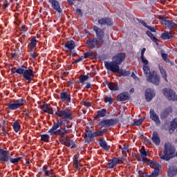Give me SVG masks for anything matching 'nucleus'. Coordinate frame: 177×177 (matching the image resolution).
Masks as SVG:
<instances>
[{"label": "nucleus", "instance_id": "obj_38", "mask_svg": "<svg viewBox=\"0 0 177 177\" xmlns=\"http://www.w3.org/2000/svg\"><path fill=\"white\" fill-rule=\"evenodd\" d=\"M169 113H172V107H169L166 109L162 113H161V118H165L168 116V114Z\"/></svg>", "mask_w": 177, "mask_h": 177}, {"label": "nucleus", "instance_id": "obj_1", "mask_svg": "<svg viewBox=\"0 0 177 177\" xmlns=\"http://www.w3.org/2000/svg\"><path fill=\"white\" fill-rule=\"evenodd\" d=\"M62 125L63 120H57V122H55L52 127L48 130V133H50L51 136H54V135L61 136L59 139L61 145H64V146H66V147H71V149H75L77 146H75L74 140L64 136L69 133L70 131L66 129V128L59 129V128Z\"/></svg>", "mask_w": 177, "mask_h": 177}, {"label": "nucleus", "instance_id": "obj_10", "mask_svg": "<svg viewBox=\"0 0 177 177\" xmlns=\"http://www.w3.org/2000/svg\"><path fill=\"white\" fill-rule=\"evenodd\" d=\"M26 101L23 99L14 100L12 102H10L8 105V110H17L21 106H24Z\"/></svg>", "mask_w": 177, "mask_h": 177}, {"label": "nucleus", "instance_id": "obj_37", "mask_svg": "<svg viewBox=\"0 0 177 177\" xmlns=\"http://www.w3.org/2000/svg\"><path fill=\"white\" fill-rule=\"evenodd\" d=\"M147 35H148V37H149V38H151V39L153 41V42H155V44H156V45H158V39H157L154 35H153V33H151V32H150V30H147L146 32Z\"/></svg>", "mask_w": 177, "mask_h": 177}, {"label": "nucleus", "instance_id": "obj_54", "mask_svg": "<svg viewBox=\"0 0 177 177\" xmlns=\"http://www.w3.org/2000/svg\"><path fill=\"white\" fill-rule=\"evenodd\" d=\"M76 13H77V15H78L79 16H82V11L81 9H80V8H77V9H76Z\"/></svg>", "mask_w": 177, "mask_h": 177}, {"label": "nucleus", "instance_id": "obj_47", "mask_svg": "<svg viewBox=\"0 0 177 177\" xmlns=\"http://www.w3.org/2000/svg\"><path fill=\"white\" fill-rule=\"evenodd\" d=\"M86 136H87L88 138H90L91 139H93V138H96V136H95V132H92L91 131H88L86 133Z\"/></svg>", "mask_w": 177, "mask_h": 177}, {"label": "nucleus", "instance_id": "obj_14", "mask_svg": "<svg viewBox=\"0 0 177 177\" xmlns=\"http://www.w3.org/2000/svg\"><path fill=\"white\" fill-rule=\"evenodd\" d=\"M93 31H95L97 37V39L100 41L102 44H104V32L102 28L95 26L93 27Z\"/></svg>", "mask_w": 177, "mask_h": 177}, {"label": "nucleus", "instance_id": "obj_2", "mask_svg": "<svg viewBox=\"0 0 177 177\" xmlns=\"http://www.w3.org/2000/svg\"><path fill=\"white\" fill-rule=\"evenodd\" d=\"M11 72L12 74H15L16 73L17 74H19V75H23V78L27 81V84H31V81H32V78L35 77V73H34V71L32 69L21 66L19 68H16V67H14L11 68Z\"/></svg>", "mask_w": 177, "mask_h": 177}, {"label": "nucleus", "instance_id": "obj_11", "mask_svg": "<svg viewBox=\"0 0 177 177\" xmlns=\"http://www.w3.org/2000/svg\"><path fill=\"white\" fill-rule=\"evenodd\" d=\"M120 164H124V158L114 157L108 161L106 167L109 168V169H113V168L117 167V165Z\"/></svg>", "mask_w": 177, "mask_h": 177}, {"label": "nucleus", "instance_id": "obj_44", "mask_svg": "<svg viewBox=\"0 0 177 177\" xmlns=\"http://www.w3.org/2000/svg\"><path fill=\"white\" fill-rule=\"evenodd\" d=\"M177 174V169H169V171H168V176L169 177H174L175 176V175H176Z\"/></svg>", "mask_w": 177, "mask_h": 177}, {"label": "nucleus", "instance_id": "obj_22", "mask_svg": "<svg viewBox=\"0 0 177 177\" xmlns=\"http://www.w3.org/2000/svg\"><path fill=\"white\" fill-rule=\"evenodd\" d=\"M73 167L75 168V169H77V171L81 170V168L82 167V165L81 162H80V159L78 158L77 156H73Z\"/></svg>", "mask_w": 177, "mask_h": 177}, {"label": "nucleus", "instance_id": "obj_60", "mask_svg": "<svg viewBox=\"0 0 177 177\" xmlns=\"http://www.w3.org/2000/svg\"><path fill=\"white\" fill-rule=\"evenodd\" d=\"M91 88H92L91 83H87L86 85V89H91Z\"/></svg>", "mask_w": 177, "mask_h": 177}, {"label": "nucleus", "instance_id": "obj_29", "mask_svg": "<svg viewBox=\"0 0 177 177\" xmlns=\"http://www.w3.org/2000/svg\"><path fill=\"white\" fill-rule=\"evenodd\" d=\"M118 100L119 102H125L129 100V94L128 93H122L118 95Z\"/></svg>", "mask_w": 177, "mask_h": 177}, {"label": "nucleus", "instance_id": "obj_9", "mask_svg": "<svg viewBox=\"0 0 177 177\" xmlns=\"http://www.w3.org/2000/svg\"><path fill=\"white\" fill-rule=\"evenodd\" d=\"M104 66L108 71H111V73H120V65L114 62V61L110 62L105 61Z\"/></svg>", "mask_w": 177, "mask_h": 177}, {"label": "nucleus", "instance_id": "obj_62", "mask_svg": "<svg viewBox=\"0 0 177 177\" xmlns=\"http://www.w3.org/2000/svg\"><path fill=\"white\" fill-rule=\"evenodd\" d=\"M141 24H142V26H144V27H146L147 28V27H149V26H147V24H146L145 21H142Z\"/></svg>", "mask_w": 177, "mask_h": 177}, {"label": "nucleus", "instance_id": "obj_26", "mask_svg": "<svg viewBox=\"0 0 177 177\" xmlns=\"http://www.w3.org/2000/svg\"><path fill=\"white\" fill-rule=\"evenodd\" d=\"M99 145L100 147H102V149H103L106 151H109V150H110V146L107 145V142H106V140H104V138H100Z\"/></svg>", "mask_w": 177, "mask_h": 177}, {"label": "nucleus", "instance_id": "obj_18", "mask_svg": "<svg viewBox=\"0 0 177 177\" xmlns=\"http://www.w3.org/2000/svg\"><path fill=\"white\" fill-rule=\"evenodd\" d=\"M60 100H62V102H68V103H71V95L69 92H61Z\"/></svg>", "mask_w": 177, "mask_h": 177}, {"label": "nucleus", "instance_id": "obj_57", "mask_svg": "<svg viewBox=\"0 0 177 177\" xmlns=\"http://www.w3.org/2000/svg\"><path fill=\"white\" fill-rule=\"evenodd\" d=\"M85 140H86V142L91 143V142H92V138H89V137H87V136H86V137H85Z\"/></svg>", "mask_w": 177, "mask_h": 177}, {"label": "nucleus", "instance_id": "obj_63", "mask_svg": "<svg viewBox=\"0 0 177 177\" xmlns=\"http://www.w3.org/2000/svg\"><path fill=\"white\" fill-rule=\"evenodd\" d=\"M131 77L134 80H136V78H138V77H136V75H135V73H133V72L131 73Z\"/></svg>", "mask_w": 177, "mask_h": 177}, {"label": "nucleus", "instance_id": "obj_28", "mask_svg": "<svg viewBox=\"0 0 177 177\" xmlns=\"http://www.w3.org/2000/svg\"><path fill=\"white\" fill-rule=\"evenodd\" d=\"M41 109L44 113H47V114H53V108H52L50 104H44Z\"/></svg>", "mask_w": 177, "mask_h": 177}, {"label": "nucleus", "instance_id": "obj_39", "mask_svg": "<svg viewBox=\"0 0 177 177\" xmlns=\"http://www.w3.org/2000/svg\"><path fill=\"white\" fill-rule=\"evenodd\" d=\"M177 128V118H174L170 123V130L175 131Z\"/></svg>", "mask_w": 177, "mask_h": 177}, {"label": "nucleus", "instance_id": "obj_15", "mask_svg": "<svg viewBox=\"0 0 177 177\" xmlns=\"http://www.w3.org/2000/svg\"><path fill=\"white\" fill-rule=\"evenodd\" d=\"M140 154L141 161H142V162H145V164H148L149 165H150V163L151 162H157L147 159V152L146 151V149H145V147H142L140 151Z\"/></svg>", "mask_w": 177, "mask_h": 177}, {"label": "nucleus", "instance_id": "obj_46", "mask_svg": "<svg viewBox=\"0 0 177 177\" xmlns=\"http://www.w3.org/2000/svg\"><path fill=\"white\" fill-rule=\"evenodd\" d=\"M122 154H127V153H129V147L124 145L123 148L122 149Z\"/></svg>", "mask_w": 177, "mask_h": 177}, {"label": "nucleus", "instance_id": "obj_61", "mask_svg": "<svg viewBox=\"0 0 177 177\" xmlns=\"http://www.w3.org/2000/svg\"><path fill=\"white\" fill-rule=\"evenodd\" d=\"M24 114L26 116L28 117L30 115V112L28 111L27 110L24 111Z\"/></svg>", "mask_w": 177, "mask_h": 177}, {"label": "nucleus", "instance_id": "obj_23", "mask_svg": "<svg viewBox=\"0 0 177 177\" xmlns=\"http://www.w3.org/2000/svg\"><path fill=\"white\" fill-rule=\"evenodd\" d=\"M49 3L52 5V8L55 9L58 13H62V8H60V4L57 0H48Z\"/></svg>", "mask_w": 177, "mask_h": 177}, {"label": "nucleus", "instance_id": "obj_3", "mask_svg": "<svg viewBox=\"0 0 177 177\" xmlns=\"http://www.w3.org/2000/svg\"><path fill=\"white\" fill-rule=\"evenodd\" d=\"M142 70L148 82H151L153 85H160L161 79L156 71L151 72L149 65L143 66Z\"/></svg>", "mask_w": 177, "mask_h": 177}, {"label": "nucleus", "instance_id": "obj_43", "mask_svg": "<svg viewBox=\"0 0 177 177\" xmlns=\"http://www.w3.org/2000/svg\"><path fill=\"white\" fill-rule=\"evenodd\" d=\"M49 139H50V136H49L48 134L41 135V140H43V142L48 143V142H49Z\"/></svg>", "mask_w": 177, "mask_h": 177}, {"label": "nucleus", "instance_id": "obj_16", "mask_svg": "<svg viewBox=\"0 0 177 177\" xmlns=\"http://www.w3.org/2000/svg\"><path fill=\"white\" fill-rule=\"evenodd\" d=\"M162 24H164L165 27L169 28L170 30H177V24L172 20L162 19Z\"/></svg>", "mask_w": 177, "mask_h": 177}, {"label": "nucleus", "instance_id": "obj_48", "mask_svg": "<svg viewBox=\"0 0 177 177\" xmlns=\"http://www.w3.org/2000/svg\"><path fill=\"white\" fill-rule=\"evenodd\" d=\"M104 102H105V103H109V104H113V98L111 97H105Z\"/></svg>", "mask_w": 177, "mask_h": 177}, {"label": "nucleus", "instance_id": "obj_41", "mask_svg": "<svg viewBox=\"0 0 177 177\" xmlns=\"http://www.w3.org/2000/svg\"><path fill=\"white\" fill-rule=\"evenodd\" d=\"M145 117H142L140 119H138L136 121H134L132 124V125H136V127H139L141 124H143V121H145Z\"/></svg>", "mask_w": 177, "mask_h": 177}, {"label": "nucleus", "instance_id": "obj_51", "mask_svg": "<svg viewBox=\"0 0 177 177\" xmlns=\"http://www.w3.org/2000/svg\"><path fill=\"white\" fill-rule=\"evenodd\" d=\"M141 62L144 66H149V61L145 57H141Z\"/></svg>", "mask_w": 177, "mask_h": 177}, {"label": "nucleus", "instance_id": "obj_13", "mask_svg": "<svg viewBox=\"0 0 177 177\" xmlns=\"http://www.w3.org/2000/svg\"><path fill=\"white\" fill-rule=\"evenodd\" d=\"M86 45L87 48H90V49H95L96 48H100V46L103 45V43L96 38H93L87 40Z\"/></svg>", "mask_w": 177, "mask_h": 177}, {"label": "nucleus", "instance_id": "obj_20", "mask_svg": "<svg viewBox=\"0 0 177 177\" xmlns=\"http://www.w3.org/2000/svg\"><path fill=\"white\" fill-rule=\"evenodd\" d=\"M107 115V109H101L97 111V115L93 118L94 121H97L99 118H104Z\"/></svg>", "mask_w": 177, "mask_h": 177}, {"label": "nucleus", "instance_id": "obj_6", "mask_svg": "<svg viewBox=\"0 0 177 177\" xmlns=\"http://www.w3.org/2000/svg\"><path fill=\"white\" fill-rule=\"evenodd\" d=\"M55 114L63 120H73V112L70 109L57 110Z\"/></svg>", "mask_w": 177, "mask_h": 177}, {"label": "nucleus", "instance_id": "obj_53", "mask_svg": "<svg viewBox=\"0 0 177 177\" xmlns=\"http://www.w3.org/2000/svg\"><path fill=\"white\" fill-rule=\"evenodd\" d=\"M21 31L22 32H26V31H27V26L25 25H23L21 28Z\"/></svg>", "mask_w": 177, "mask_h": 177}, {"label": "nucleus", "instance_id": "obj_42", "mask_svg": "<svg viewBox=\"0 0 177 177\" xmlns=\"http://www.w3.org/2000/svg\"><path fill=\"white\" fill-rule=\"evenodd\" d=\"M89 80V76L88 75H81L80 76V82L81 84H84L85 81H88Z\"/></svg>", "mask_w": 177, "mask_h": 177}, {"label": "nucleus", "instance_id": "obj_36", "mask_svg": "<svg viewBox=\"0 0 177 177\" xmlns=\"http://www.w3.org/2000/svg\"><path fill=\"white\" fill-rule=\"evenodd\" d=\"M12 128L16 133H17V132L21 129V126L20 125L19 121H15V122L12 124Z\"/></svg>", "mask_w": 177, "mask_h": 177}, {"label": "nucleus", "instance_id": "obj_35", "mask_svg": "<svg viewBox=\"0 0 177 177\" xmlns=\"http://www.w3.org/2000/svg\"><path fill=\"white\" fill-rule=\"evenodd\" d=\"M158 68L162 78L166 81V82H168V79H167V71H165L164 67H162V66H159Z\"/></svg>", "mask_w": 177, "mask_h": 177}, {"label": "nucleus", "instance_id": "obj_59", "mask_svg": "<svg viewBox=\"0 0 177 177\" xmlns=\"http://www.w3.org/2000/svg\"><path fill=\"white\" fill-rule=\"evenodd\" d=\"M122 74H123V75H124V76H128V75H129V71H123L122 72Z\"/></svg>", "mask_w": 177, "mask_h": 177}, {"label": "nucleus", "instance_id": "obj_8", "mask_svg": "<svg viewBox=\"0 0 177 177\" xmlns=\"http://www.w3.org/2000/svg\"><path fill=\"white\" fill-rule=\"evenodd\" d=\"M118 122L117 119H103L98 123V126L101 128H109V127H114Z\"/></svg>", "mask_w": 177, "mask_h": 177}, {"label": "nucleus", "instance_id": "obj_33", "mask_svg": "<svg viewBox=\"0 0 177 177\" xmlns=\"http://www.w3.org/2000/svg\"><path fill=\"white\" fill-rule=\"evenodd\" d=\"M64 46L68 50H73L75 48V42L73 40L68 41L65 44Z\"/></svg>", "mask_w": 177, "mask_h": 177}, {"label": "nucleus", "instance_id": "obj_7", "mask_svg": "<svg viewBox=\"0 0 177 177\" xmlns=\"http://www.w3.org/2000/svg\"><path fill=\"white\" fill-rule=\"evenodd\" d=\"M21 158V157H17L15 158L10 157V153L9 152V151H8L6 153V156L1 158V161H0V164H5V162H9L10 161L11 164H14L15 165H16L17 164H19V161H20Z\"/></svg>", "mask_w": 177, "mask_h": 177}, {"label": "nucleus", "instance_id": "obj_12", "mask_svg": "<svg viewBox=\"0 0 177 177\" xmlns=\"http://www.w3.org/2000/svg\"><path fill=\"white\" fill-rule=\"evenodd\" d=\"M162 92L164 96L167 97V100H171L172 102H175V100H177V95L173 90L170 88H164L163 90H162Z\"/></svg>", "mask_w": 177, "mask_h": 177}, {"label": "nucleus", "instance_id": "obj_50", "mask_svg": "<svg viewBox=\"0 0 177 177\" xmlns=\"http://www.w3.org/2000/svg\"><path fill=\"white\" fill-rule=\"evenodd\" d=\"M161 56L163 60H165V62H169V59H168V54L165 53H161Z\"/></svg>", "mask_w": 177, "mask_h": 177}, {"label": "nucleus", "instance_id": "obj_45", "mask_svg": "<svg viewBox=\"0 0 177 177\" xmlns=\"http://www.w3.org/2000/svg\"><path fill=\"white\" fill-rule=\"evenodd\" d=\"M29 53L30 55V59H32V60H35V59H37V57L38 56V53L34 52V50H29Z\"/></svg>", "mask_w": 177, "mask_h": 177}, {"label": "nucleus", "instance_id": "obj_17", "mask_svg": "<svg viewBox=\"0 0 177 177\" xmlns=\"http://www.w3.org/2000/svg\"><path fill=\"white\" fill-rule=\"evenodd\" d=\"M113 62L116 63V64H121L125 60V53H118L113 57Z\"/></svg>", "mask_w": 177, "mask_h": 177}, {"label": "nucleus", "instance_id": "obj_34", "mask_svg": "<svg viewBox=\"0 0 177 177\" xmlns=\"http://www.w3.org/2000/svg\"><path fill=\"white\" fill-rule=\"evenodd\" d=\"M174 37V35H172V33H171V32H165L163 33H162L160 38H162V39H171V38H172Z\"/></svg>", "mask_w": 177, "mask_h": 177}, {"label": "nucleus", "instance_id": "obj_31", "mask_svg": "<svg viewBox=\"0 0 177 177\" xmlns=\"http://www.w3.org/2000/svg\"><path fill=\"white\" fill-rule=\"evenodd\" d=\"M37 37H33L30 42L28 44V48L29 50H34V48L37 46Z\"/></svg>", "mask_w": 177, "mask_h": 177}, {"label": "nucleus", "instance_id": "obj_52", "mask_svg": "<svg viewBox=\"0 0 177 177\" xmlns=\"http://www.w3.org/2000/svg\"><path fill=\"white\" fill-rule=\"evenodd\" d=\"M83 106H85V107H91L92 106V104L90 102H82Z\"/></svg>", "mask_w": 177, "mask_h": 177}, {"label": "nucleus", "instance_id": "obj_56", "mask_svg": "<svg viewBox=\"0 0 177 177\" xmlns=\"http://www.w3.org/2000/svg\"><path fill=\"white\" fill-rule=\"evenodd\" d=\"M82 59H84V55H82L80 57L75 59V63H80V62H81V60H82Z\"/></svg>", "mask_w": 177, "mask_h": 177}, {"label": "nucleus", "instance_id": "obj_40", "mask_svg": "<svg viewBox=\"0 0 177 177\" xmlns=\"http://www.w3.org/2000/svg\"><path fill=\"white\" fill-rule=\"evenodd\" d=\"M106 132H107V129H103L102 130H98V131L94 132V136H95V138L97 136H103V135H104V133H106Z\"/></svg>", "mask_w": 177, "mask_h": 177}, {"label": "nucleus", "instance_id": "obj_64", "mask_svg": "<svg viewBox=\"0 0 177 177\" xmlns=\"http://www.w3.org/2000/svg\"><path fill=\"white\" fill-rule=\"evenodd\" d=\"M73 1L74 0H68V3H69V5H74V2Z\"/></svg>", "mask_w": 177, "mask_h": 177}, {"label": "nucleus", "instance_id": "obj_30", "mask_svg": "<svg viewBox=\"0 0 177 177\" xmlns=\"http://www.w3.org/2000/svg\"><path fill=\"white\" fill-rule=\"evenodd\" d=\"M106 84L110 91H117L120 89L118 84H117L115 82H106Z\"/></svg>", "mask_w": 177, "mask_h": 177}, {"label": "nucleus", "instance_id": "obj_55", "mask_svg": "<svg viewBox=\"0 0 177 177\" xmlns=\"http://www.w3.org/2000/svg\"><path fill=\"white\" fill-rule=\"evenodd\" d=\"M147 28H148L149 30H150V31L151 32H156V29L153 27L151 26H147Z\"/></svg>", "mask_w": 177, "mask_h": 177}, {"label": "nucleus", "instance_id": "obj_24", "mask_svg": "<svg viewBox=\"0 0 177 177\" xmlns=\"http://www.w3.org/2000/svg\"><path fill=\"white\" fill-rule=\"evenodd\" d=\"M42 171L46 175V176H55V171L52 169H49V167H48V165H44L42 167Z\"/></svg>", "mask_w": 177, "mask_h": 177}, {"label": "nucleus", "instance_id": "obj_4", "mask_svg": "<svg viewBox=\"0 0 177 177\" xmlns=\"http://www.w3.org/2000/svg\"><path fill=\"white\" fill-rule=\"evenodd\" d=\"M161 160L169 161L171 158L175 157V147L172 144L167 142L165 144L163 153L159 154Z\"/></svg>", "mask_w": 177, "mask_h": 177}, {"label": "nucleus", "instance_id": "obj_21", "mask_svg": "<svg viewBox=\"0 0 177 177\" xmlns=\"http://www.w3.org/2000/svg\"><path fill=\"white\" fill-rule=\"evenodd\" d=\"M156 96V93H154V90L151 88H147L145 91V99L147 102H151V99Z\"/></svg>", "mask_w": 177, "mask_h": 177}, {"label": "nucleus", "instance_id": "obj_32", "mask_svg": "<svg viewBox=\"0 0 177 177\" xmlns=\"http://www.w3.org/2000/svg\"><path fill=\"white\" fill-rule=\"evenodd\" d=\"M84 59H88L90 57L91 59H96V53L93 51H87L83 54Z\"/></svg>", "mask_w": 177, "mask_h": 177}, {"label": "nucleus", "instance_id": "obj_5", "mask_svg": "<svg viewBox=\"0 0 177 177\" xmlns=\"http://www.w3.org/2000/svg\"><path fill=\"white\" fill-rule=\"evenodd\" d=\"M149 166L151 168L154 169L153 171L150 175H149L147 173H145L143 171L139 170L138 175L140 177H157L161 174L160 171V169H161V165H160L158 162H151Z\"/></svg>", "mask_w": 177, "mask_h": 177}, {"label": "nucleus", "instance_id": "obj_25", "mask_svg": "<svg viewBox=\"0 0 177 177\" xmlns=\"http://www.w3.org/2000/svg\"><path fill=\"white\" fill-rule=\"evenodd\" d=\"M101 26H113V20L110 18H102L98 20Z\"/></svg>", "mask_w": 177, "mask_h": 177}, {"label": "nucleus", "instance_id": "obj_27", "mask_svg": "<svg viewBox=\"0 0 177 177\" xmlns=\"http://www.w3.org/2000/svg\"><path fill=\"white\" fill-rule=\"evenodd\" d=\"M152 142L156 145L158 146L160 143H161V140H160V137L158 136V133L157 131H153L151 138Z\"/></svg>", "mask_w": 177, "mask_h": 177}, {"label": "nucleus", "instance_id": "obj_58", "mask_svg": "<svg viewBox=\"0 0 177 177\" xmlns=\"http://www.w3.org/2000/svg\"><path fill=\"white\" fill-rule=\"evenodd\" d=\"M146 52V48H143L141 50V57H145V53Z\"/></svg>", "mask_w": 177, "mask_h": 177}, {"label": "nucleus", "instance_id": "obj_19", "mask_svg": "<svg viewBox=\"0 0 177 177\" xmlns=\"http://www.w3.org/2000/svg\"><path fill=\"white\" fill-rule=\"evenodd\" d=\"M149 114L151 120L154 121L156 125H160V124H161V122L160 121V117H158V115H157L156 111H154V109H150Z\"/></svg>", "mask_w": 177, "mask_h": 177}, {"label": "nucleus", "instance_id": "obj_49", "mask_svg": "<svg viewBox=\"0 0 177 177\" xmlns=\"http://www.w3.org/2000/svg\"><path fill=\"white\" fill-rule=\"evenodd\" d=\"M132 157H134L136 158L137 161H142V158L140 157V155L139 153H132Z\"/></svg>", "mask_w": 177, "mask_h": 177}]
</instances>
